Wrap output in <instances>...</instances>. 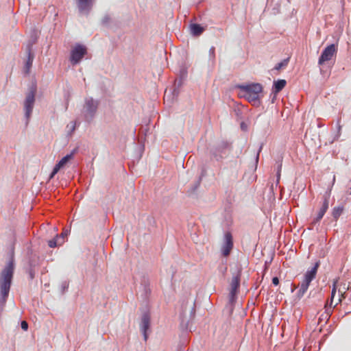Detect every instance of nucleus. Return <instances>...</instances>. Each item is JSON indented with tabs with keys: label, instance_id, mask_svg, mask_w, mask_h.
I'll use <instances>...</instances> for the list:
<instances>
[{
	"label": "nucleus",
	"instance_id": "obj_1",
	"mask_svg": "<svg viewBox=\"0 0 351 351\" xmlns=\"http://www.w3.org/2000/svg\"><path fill=\"white\" fill-rule=\"evenodd\" d=\"M14 265L10 261L0 274V306L5 305L9 295L14 274Z\"/></svg>",
	"mask_w": 351,
	"mask_h": 351
},
{
	"label": "nucleus",
	"instance_id": "obj_2",
	"mask_svg": "<svg viewBox=\"0 0 351 351\" xmlns=\"http://www.w3.org/2000/svg\"><path fill=\"white\" fill-rule=\"evenodd\" d=\"M240 95L250 102H257L263 92V86L259 83H252L247 85H239Z\"/></svg>",
	"mask_w": 351,
	"mask_h": 351
},
{
	"label": "nucleus",
	"instance_id": "obj_3",
	"mask_svg": "<svg viewBox=\"0 0 351 351\" xmlns=\"http://www.w3.org/2000/svg\"><path fill=\"white\" fill-rule=\"evenodd\" d=\"M319 266V262L317 261L315 263L313 267H312L310 270H308L306 272L304 276V280L300 285V289L297 293V296L299 299L304 296V295L308 289L311 282L315 278Z\"/></svg>",
	"mask_w": 351,
	"mask_h": 351
},
{
	"label": "nucleus",
	"instance_id": "obj_4",
	"mask_svg": "<svg viewBox=\"0 0 351 351\" xmlns=\"http://www.w3.org/2000/svg\"><path fill=\"white\" fill-rule=\"evenodd\" d=\"M337 52V47L335 44L327 46L322 51L319 60L318 64L323 65L326 62L331 60Z\"/></svg>",
	"mask_w": 351,
	"mask_h": 351
},
{
	"label": "nucleus",
	"instance_id": "obj_5",
	"mask_svg": "<svg viewBox=\"0 0 351 351\" xmlns=\"http://www.w3.org/2000/svg\"><path fill=\"white\" fill-rule=\"evenodd\" d=\"M86 53V48L81 45H76L71 51L70 61L73 65L80 62Z\"/></svg>",
	"mask_w": 351,
	"mask_h": 351
},
{
	"label": "nucleus",
	"instance_id": "obj_6",
	"mask_svg": "<svg viewBox=\"0 0 351 351\" xmlns=\"http://www.w3.org/2000/svg\"><path fill=\"white\" fill-rule=\"evenodd\" d=\"M337 289H338V291L340 295V297L339 298L337 302H336V304H335L334 306H335L339 303H340L342 301V300L346 298L345 294L346 293V291L348 289V287H347L346 285L344 284L342 288H341V287L339 288L338 280L336 279L333 281L332 289V292H331L330 302V306H332L333 304L334 298L336 294Z\"/></svg>",
	"mask_w": 351,
	"mask_h": 351
},
{
	"label": "nucleus",
	"instance_id": "obj_7",
	"mask_svg": "<svg viewBox=\"0 0 351 351\" xmlns=\"http://www.w3.org/2000/svg\"><path fill=\"white\" fill-rule=\"evenodd\" d=\"M34 102L35 90H32L27 93L25 100L24 101L25 114L27 121L29 120L32 114Z\"/></svg>",
	"mask_w": 351,
	"mask_h": 351
},
{
	"label": "nucleus",
	"instance_id": "obj_8",
	"mask_svg": "<svg viewBox=\"0 0 351 351\" xmlns=\"http://www.w3.org/2000/svg\"><path fill=\"white\" fill-rule=\"evenodd\" d=\"M224 240V243L221 247V252L224 256H228L233 247L232 236L230 232L225 234Z\"/></svg>",
	"mask_w": 351,
	"mask_h": 351
},
{
	"label": "nucleus",
	"instance_id": "obj_9",
	"mask_svg": "<svg viewBox=\"0 0 351 351\" xmlns=\"http://www.w3.org/2000/svg\"><path fill=\"white\" fill-rule=\"evenodd\" d=\"M73 158V152L67 154L64 157H63L54 167L51 175L50 178H53V176Z\"/></svg>",
	"mask_w": 351,
	"mask_h": 351
},
{
	"label": "nucleus",
	"instance_id": "obj_10",
	"mask_svg": "<svg viewBox=\"0 0 351 351\" xmlns=\"http://www.w3.org/2000/svg\"><path fill=\"white\" fill-rule=\"evenodd\" d=\"M95 0H76L77 6L80 12L88 14L92 9Z\"/></svg>",
	"mask_w": 351,
	"mask_h": 351
},
{
	"label": "nucleus",
	"instance_id": "obj_11",
	"mask_svg": "<svg viewBox=\"0 0 351 351\" xmlns=\"http://www.w3.org/2000/svg\"><path fill=\"white\" fill-rule=\"evenodd\" d=\"M329 206V197H324L322 206L319 210L317 217L313 219V223H317L319 222L324 215H325L326 212L327 211Z\"/></svg>",
	"mask_w": 351,
	"mask_h": 351
},
{
	"label": "nucleus",
	"instance_id": "obj_12",
	"mask_svg": "<svg viewBox=\"0 0 351 351\" xmlns=\"http://www.w3.org/2000/svg\"><path fill=\"white\" fill-rule=\"evenodd\" d=\"M240 285V275L237 274L232 278L230 282V297L232 298L237 293Z\"/></svg>",
	"mask_w": 351,
	"mask_h": 351
},
{
	"label": "nucleus",
	"instance_id": "obj_13",
	"mask_svg": "<svg viewBox=\"0 0 351 351\" xmlns=\"http://www.w3.org/2000/svg\"><path fill=\"white\" fill-rule=\"evenodd\" d=\"M150 318L148 315H144L141 319V329L143 333L144 339L146 341L147 339V331L149 328Z\"/></svg>",
	"mask_w": 351,
	"mask_h": 351
},
{
	"label": "nucleus",
	"instance_id": "obj_14",
	"mask_svg": "<svg viewBox=\"0 0 351 351\" xmlns=\"http://www.w3.org/2000/svg\"><path fill=\"white\" fill-rule=\"evenodd\" d=\"M86 110L92 117L97 108V102L93 99H88L86 101Z\"/></svg>",
	"mask_w": 351,
	"mask_h": 351
},
{
	"label": "nucleus",
	"instance_id": "obj_15",
	"mask_svg": "<svg viewBox=\"0 0 351 351\" xmlns=\"http://www.w3.org/2000/svg\"><path fill=\"white\" fill-rule=\"evenodd\" d=\"M286 84H287V82L285 80H278L274 82V92L276 93H278L280 91H281L286 86Z\"/></svg>",
	"mask_w": 351,
	"mask_h": 351
},
{
	"label": "nucleus",
	"instance_id": "obj_16",
	"mask_svg": "<svg viewBox=\"0 0 351 351\" xmlns=\"http://www.w3.org/2000/svg\"><path fill=\"white\" fill-rule=\"evenodd\" d=\"M204 30V29L199 24H192L191 25V31L194 36H199L202 34Z\"/></svg>",
	"mask_w": 351,
	"mask_h": 351
},
{
	"label": "nucleus",
	"instance_id": "obj_17",
	"mask_svg": "<svg viewBox=\"0 0 351 351\" xmlns=\"http://www.w3.org/2000/svg\"><path fill=\"white\" fill-rule=\"evenodd\" d=\"M341 130H342V125H341V120L338 119L337 121V131L335 134H334V136L332 140V143L334 141H337L341 134Z\"/></svg>",
	"mask_w": 351,
	"mask_h": 351
},
{
	"label": "nucleus",
	"instance_id": "obj_18",
	"mask_svg": "<svg viewBox=\"0 0 351 351\" xmlns=\"http://www.w3.org/2000/svg\"><path fill=\"white\" fill-rule=\"evenodd\" d=\"M33 60H34V55L31 53V49H29L28 50L27 60L25 64L26 73H29V69L32 65Z\"/></svg>",
	"mask_w": 351,
	"mask_h": 351
},
{
	"label": "nucleus",
	"instance_id": "obj_19",
	"mask_svg": "<svg viewBox=\"0 0 351 351\" xmlns=\"http://www.w3.org/2000/svg\"><path fill=\"white\" fill-rule=\"evenodd\" d=\"M343 210V208L342 206L335 207L332 210V217L337 219L339 216L341 215Z\"/></svg>",
	"mask_w": 351,
	"mask_h": 351
},
{
	"label": "nucleus",
	"instance_id": "obj_20",
	"mask_svg": "<svg viewBox=\"0 0 351 351\" xmlns=\"http://www.w3.org/2000/svg\"><path fill=\"white\" fill-rule=\"evenodd\" d=\"M289 60V58H288L287 59L283 60L282 62L278 63L275 66V69L280 70L281 68L287 66V65L288 64Z\"/></svg>",
	"mask_w": 351,
	"mask_h": 351
},
{
	"label": "nucleus",
	"instance_id": "obj_21",
	"mask_svg": "<svg viewBox=\"0 0 351 351\" xmlns=\"http://www.w3.org/2000/svg\"><path fill=\"white\" fill-rule=\"evenodd\" d=\"M64 241L62 239L61 242H58L56 239H53L48 242V245L50 247H55L58 245H61L64 243Z\"/></svg>",
	"mask_w": 351,
	"mask_h": 351
},
{
	"label": "nucleus",
	"instance_id": "obj_22",
	"mask_svg": "<svg viewBox=\"0 0 351 351\" xmlns=\"http://www.w3.org/2000/svg\"><path fill=\"white\" fill-rule=\"evenodd\" d=\"M21 326V328L23 330H27L28 328V324L25 321H22Z\"/></svg>",
	"mask_w": 351,
	"mask_h": 351
},
{
	"label": "nucleus",
	"instance_id": "obj_23",
	"mask_svg": "<svg viewBox=\"0 0 351 351\" xmlns=\"http://www.w3.org/2000/svg\"><path fill=\"white\" fill-rule=\"evenodd\" d=\"M68 234H69V230L65 229V230H63L62 232L60 234V237L64 239V237H67Z\"/></svg>",
	"mask_w": 351,
	"mask_h": 351
},
{
	"label": "nucleus",
	"instance_id": "obj_24",
	"mask_svg": "<svg viewBox=\"0 0 351 351\" xmlns=\"http://www.w3.org/2000/svg\"><path fill=\"white\" fill-rule=\"evenodd\" d=\"M272 283L275 285V286H277L278 284H279V279L278 277H274L272 278Z\"/></svg>",
	"mask_w": 351,
	"mask_h": 351
},
{
	"label": "nucleus",
	"instance_id": "obj_25",
	"mask_svg": "<svg viewBox=\"0 0 351 351\" xmlns=\"http://www.w3.org/2000/svg\"><path fill=\"white\" fill-rule=\"evenodd\" d=\"M55 239H56L58 242H61L62 239L64 241V239L61 237L60 236L57 237L56 238H55Z\"/></svg>",
	"mask_w": 351,
	"mask_h": 351
},
{
	"label": "nucleus",
	"instance_id": "obj_26",
	"mask_svg": "<svg viewBox=\"0 0 351 351\" xmlns=\"http://www.w3.org/2000/svg\"><path fill=\"white\" fill-rule=\"evenodd\" d=\"M281 167H282V165H280L279 168H278V178L280 177V170H281Z\"/></svg>",
	"mask_w": 351,
	"mask_h": 351
},
{
	"label": "nucleus",
	"instance_id": "obj_27",
	"mask_svg": "<svg viewBox=\"0 0 351 351\" xmlns=\"http://www.w3.org/2000/svg\"><path fill=\"white\" fill-rule=\"evenodd\" d=\"M71 128H72V130H75V123H73V124L72 125Z\"/></svg>",
	"mask_w": 351,
	"mask_h": 351
},
{
	"label": "nucleus",
	"instance_id": "obj_28",
	"mask_svg": "<svg viewBox=\"0 0 351 351\" xmlns=\"http://www.w3.org/2000/svg\"><path fill=\"white\" fill-rule=\"evenodd\" d=\"M350 194L351 195V187H350Z\"/></svg>",
	"mask_w": 351,
	"mask_h": 351
}]
</instances>
